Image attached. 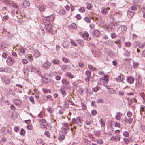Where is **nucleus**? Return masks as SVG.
<instances>
[{
    "label": "nucleus",
    "instance_id": "49",
    "mask_svg": "<svg viewBox=\"0 0 145 145\" xmlns=\"http://www.w3.org/2000/svg\"><path fill=\"white\" fill-rule=\"evenodd\" d=\"M116 36V34L115 33L113 32L111 34V37L112 39L115 38Z\"/></svg>",
    "mask_w": 145,
    "mask_h": 145
},
{
    "label": "nucleus",
    "instance_id": "16",
    "mask_svg": "<svg viewBox=\"0 0 145 145\" xmlns=\"http://www.w3.org/2000/svg\"><path fill=\"white\" fill-rule=\"evenodd\" d=\"M124 121L125 123L130 124L132 123L133 121V119L132 118H126L124 119Z\"/></svg>",
    "mask_w": 145,
    "mask_h": 145
},
{
    "label": "nucleus",
    "instance_id": "34",
    "mask_svg": "<svg viewBox=\"0 0 145 145\" xmlns=\"http://www.w3.org/2000/svg\"><path fill=\"white\" fill-rule=\"evenodd\" d=\"M114 16L118 18H120L122 16V14L120 12H118L115 13Z\"/></svg>",
    "mask_w": 145,
    "mask_h": 145
},
{
    "label": "nucleus",
    "instance_id": "41",
    "mask_svg": "<svg viewBox=\"0 0 145 145\" xmlns=\"http://www.w3.org/2000/svg\"><path fill=\"white\" fill-rule=\"evenodd\" d=\"M47 100H49L50 101H52L53 100L52 97L50 95H48L46 96Z\"/></svg>",
    "mask_w": 145,
    "mask_h": 145
},
{
    "label": "nucleus",
    "instance_id": "59",
    "mask_svg": "<svg viewBox=\"0 0 145 145\" xmlns=\"http://www.w3.org/2000/svg\"><path fill=\"white\" fill-rule=\"evenodd\" d=\"M140 110L144 111H145V107L142 105H141L140 107Z\"/></svg>",
    "mask_w": 145,
    "mask_h": 145
},
{
    "label": "nucleus",
    "instance_id": "2",
    "mask_svg": "<svg viewBox=\"0 0 145 145\" xmlns=\"http://www.w3.org/2000/svg\"><path fill=\"white\" fill-rule=\"evenodd\" d=\"M80 34L82 35L84 40L89 41L90 40V38L89 37V35L87 32H85L84 33H80Z\"/></svg>",
    "mask_w": 145,
    "mask_h": 145
},
{
    "label": "nucleus",
    "instance_id": "63",
    "mask_svg": "<svg viewBox=\"0 0 145 145\" xmlns=\"http://www.w3.org/2000/svg\"><path fill=\"white\" fill-rule=\"evenodd\" d=\"M12 6L13 8H16V9H18L19 8V7L15 3H13V4H12Z\"/></svg>",
    "mask_w": 145,
    "mask_h": 145
},
{
    "label": "nucleus",
    "instance_id": "10",
    "mask_svg": "<svg viewBox=\"0 0 145 145\" xmlns=\"http://www.w3.org/2000/svg\"><path fill=\"white\" fill-rule=\"evenodd\" d=\"M92 35L95 37H98L99 36V31L97 30H95L92 33Z\"/></svg>",
    "mask_w": 145,
    "mask_h": 145
},
{
    "label": "nucleus",
    "instance_id": "26",
    "mask_svg": "<svg viewBox=\"0 0 145 145\" xmlns=\"http://www.w3.org/2000/svg\"><path fill=\"white\" fill-rule=\"evenodd\" d=\"M127 82L130 84L132 83L134 81V79L132 77H128L127 78Z\"/></svg>",
    "mask_w": 145,
    "mask_h": 145
},
{
    "label": "nucleus",
    "instance_id": "55",
    "mask_svg": "<svg viewBox=\"0 0 145 145\" xmlns=\"http://www.w3.org/2000/svg\"><path fill=\"white\" fill-rule=\"evenodd\" d=\"M81 106L83 110H86V105L83 103H81Z\"/></svg>",
    "mask_w": 145,
    "mask_h": 145
},
{
    "label": "nucleus",
    "instance_id": "28",
    "mask_svg": "<svg viewBox=\"0 0 145 145\" xmlns=\"http://www.w3.org/2000/svg\"><path fill=\"white\" fill-rule=\"evenodd\" d=\"M18 116V114L17 113L15 112L12 113L11 115V118L13 119L16 118Z\"/></svg>",
    "mask_w": 145,
    "mask_h": 145
},
{
    "label": "nucleus",
    "instance_id": "21",
    "mask_svg": "<svg viewBox=\"0 0 145 145\" xmlns=\"http://www.w3.org/2000/svg\"><path fill=\"white\" fill-rule=\"evenodd\" d=\"M134 13L133 12L129 10L127 12V16L129 18H131L133 16Z\"/></svg>",
    "mask_w": 145,
    "mask_h": 145
},
{
    "label": "nucleus",
    "instance_id": "18",
    "mask_svg": "<svg viewBox=\"0 0 145 145\" xmlns=\"http://www.w3.org/2000/svg\"><path fill=\"white\" fill-rule=\"evenodd\" d=\"M110 9L109 8H102L101 9V12L103 14H106L108 13L107 10Z\"/></svg>",
    "mask_w": 145,
    "mask_h": 145
},
{
    "label": "nucleus",
    "instance_id": "1",
    "mask_svg": "<svg viewBox=\"0 0 145 145\" xmlns=\"http://www.w3.org/2000/svg\"><path fill=\"white\" fill-rule=\"evenodd\" d=\"M45 25L46 30L49 32L52 35H54L56 33V31L54 30V27L51 26L50 21H47L46 23L45 24Z\"/></svg>",
    "mask_w": 145,
    "mask_h": 145
},
{
    "label": "nucleus",
    "instance_id": "48",
    "mask_svg": "<svg viewBox=\"0 0 145 145\" xmlns=\"http://www.w3.org/2000/svg\"><path fill=\"white\" fill-rule=\"evenodd\" d=\"M123 135L124 136L126 137H128L129 136V134L128 132L126 131H125L123 133Z\"/></svg>",
    "mask_w": 145,
    "mask_h": 145
},
{
    "label": "nucleus",
    "instance_id": "7",
    "mask_svg": "<svg viewBox=\"0 0 145 145\" xmlns=\"http://www.w3.org/2000/svg\"><path fill=\"white\" fill-rule=\"evenodd\" d=\"M85 74L87 76V77L85 78V80L86 82H88L91 78V73L89 71H87L86 72Z\"/></svg>",
    "mask_w": 145,
    "mask_h": 145
},
{
    "label": "nucleus",
    "instance_id": "62",
    "mask_svg": "<svg viewBox=\"0 0 145 145\" xmlns=\"http://www.w3.org/2000/svg\"><path fill=\"white\" fill-rule=\"evenodd\" d=\"M6 3L7 5H10V4H12L13 3V1H7Z\"/></svg>",
    "mask_w": 145,
    "mask_h": 145
},
{
    "label": "nucleus",
    "instance_id": "19",
    "mask_svg": "<svg viewBox=\"0 0 145 145\" xmlns=\"http://www.w3.org/2000/svg\"><path fill=\"white\" fill-rule=\"evenodd\" d=\"M124 78V75L121 74L119 75L117 78V81L118 82H121Z\"/></svg>",
    "mask_w": 145,
    "mask_h": 145
},
{
    "label": "nucleus",
    "instance_id": "51",
    "mask_svg": "<svg viewBox=\"0 0 145 145\" xmlns=\"http://www.w3.org/2000/svg\"><path fill=\"white\" fill-rule=\"evenodd\" d=\"M96 141L97 143L99 144H102L103 143V142L102 139L97 140Z\"/></svg>",
    "mask_w": 145,
    "mask_h": 145
},
{
    "label": "nucleus",
    "instance_id": "37",
    "mask_svg": "<svg viewBox=\"0 0 145 145\" xmlns=\"http://www.w3.org/2000/svg\"><path fill=\"white\" fill-rule=\"evenodd\" d=\"M70 27L73 29H76L77 28V26L76 24L73 23L71 24Z\"/></svg>",
    "mask_w": 145,
    "mask_h": 145
},
{
    "label": "nucleus",
    "instance_id": "31",
    "mask_svg": "<svg viewBox=\"0 0 145 145\" xmlns=\"http://www.w3.org/2000/svg\"><path fill=\"white\" fill-rule=\"evenodd\" d=\"M5 72L10 73L11 72L12 69L10 67H7L5 68Z\"/></svg>",
    "mask_w": 145,
    "mask_h": 145
},
{
    "label": "nucleus",
    "instance_id": "6",
    "mask_svg": "<svg viewBox=\"0 0 145 145\" xmlns=\"http://www.w3.org/2000/svg\"><path fill=\"white\" fill-rule=\"evenodd\" d=\"M69 125L68 124H65L62 127V132L63 134H66L67 133V131L69 130Z\"/></svg>",
    "mask_w": 145,
    "mask_h": 145
},
{
    "label": "nucleus",
    "instance_id": "40",
    "mask_svg": "<svg viewBox=\"0 0 145 145\" xmlns=\"http://www.w3.org/2000/svg\"><path fill=\"white\" fill-rule=\"evenodd\" d=\"M44 92L45 93H50L51 91L50 89H43Z\"/></svg>",
    "mask_w": 145,
    "mask_h": 145
},
{
    "label": "nucleus",
    "instance_id": "53",
    "mask_svg": "<svg viewBox=\"0 0 145 145\" xmlns=\"http://www.w3.org/2000/svg\"><path fill=\"white\" fill-rule=\"evenodd\" d=\"M84 20L88 23H89L91 22L90 19L88 17H85L84 18Z\"/></svg>",
    "mask_w": 145,
    "mask_h": 145
},
{
    "label": "nucleus",
    "instance_id": "14",
    "mask_svg": "<svg viewBox=\"0 0 145 145\" xmlns=\"http://www.w3.org/2000/svg\"><path fill=\"white\" fill-rule=\"evenodd\" d=\"M61 69L64 71H66L70 69V67L69 65H63L61 67Z\"/></svg>",
    "mask_w": 145,
    "mask_h": 145
},
{
    "label": "nucleus",
    "instance_id": "30",
    "mask_svg": "<svg viewBox=\"0 0 145 145\" xmlns=\"http://www.w3.org/2000/svg\"><path fill=\"white\" fill-rule=\"evenodd\" d=\"M86 8L87 9L91 10L92 9V5L90 3H87L86 4Z\"/></svg>",
    "mask_w": 145,
    "mask_h": 145
},
{
    "label": "nucleus",
    "instance_id": "17",
    "mask_svg": "<svg viewBox=\"0 0 145 145\" xmlns=\"http://www.w3.org/2000/svg\"><path fill=\"white\" fill-rule=\"evenodd\" d=\"M23 5L22 6V7L24 8H25L27 7H28L30 5V3L28 1H25L23 3Z\"/></svg>",
    "mask_w": 145,
    "mask_h": 145
},
{
    "label": "nucleus",
    "instance_id": "56",
    "mask_svg": "<svg viewBox=\"0 0 145 145\" xmlns=\"http://www.w3.org/2000/svg\"><path fill=\"white\" fill-rule=\"evenodd\" d=\"M20 133L22 135L24 136L25 134V132L24 130L21 129L20 132Z\"/></svg>",
    "mask_w": 145,
    "mask_h": 145
},
{
    "label": "nucleus",
    "instance_id": "24",
    "mask_svg": "<svg viewBox=\"0 0 145 145\" xmlns=\"http://www.w3.org/2000/svg\"><path fill=\"white\" fill-rule=\"evenodd\" d=\"M33 55L35 57L37 58L40 56V54L38 50H35L34 52Z\"/></svg>",
    "mask_w": 145,
    "mask_h": 145
},
{
    "label": "nucleus",
    "instance_id": "15",
    "mask_svg": "<svg viewBox=\"0 0 145 145\" xmlns=\"http://www.w3.org/2000/svg\"><path fill=\"white\" fill-rule=\"evenodd\" d=\"M83 121V120L80 117H77L76 118V124L81 126V123Z\"/></svg>",
    "mask_w": 145,
    "mask_h": 145
},
{
    "label": "nucleus",
    "instance_id": "13",
    "mask_svg": "<svg viewBox=\"0 0 145 145\" xmlns=\"http://www.w3.org/2000/svg\"><path fill=\"white\" fill-rule=\"evenodd\" d=\"M106 87V89H108V92L109 93L112 94H115L116 93V91L114 89L110 88L109 87Z\"/></svg>",
    "mask_w": 145,
    "mask_h": 145
},
{
    "label": "nucleus",
    "instance_id": "11",
    "mask_svg": "<svg viewBox=\"0 0 145 145\" xmlns=\"http://www.w3.org/2000/svg\"><path fill=\"white\" fill-rule=\"evenodd\" d=\"M19 50V52L18 54L19 55H22L25 54V50L23 47L22 46H20Z\"/></svg>",
    "mask_w": 145,
    "mask_h": 145
},
{
    "label": "nucleus",
    "instance_id": "52",
    "mask_svg": "<svg viewBox=\"0 0 145 145\" xmlns=\"http://www.w3.org/2000/svg\"><path fill=\"white\" fill-rule=\"evenodd\" d=\"M27 59L29 60L30 62L32 61H33V58L31 55H28Z\"/></svg>",
    "mask_w": 145,
    "mask_h": 145
},
{
    "label": "nucleus",
    "instance_id": "8",
    "mask_svg": "<svg viewBox=\"0 0 145 145\" xmlns=\"http://www.w3.org/2000/svg\"><path fill=\"white\" fill-rule=\"evenodd\" d=\"M115 29V26L114 24L113 23L110 24L107 28V30L108 32L110 31H112Z\"/></svg>",
    "mask_w": 145,
    "mask_h": 145
},
{
    "label": "nucleus",
    "instance_id": "61",
    "mask_svg": "<svg viewBox=\"0 0 145 145\" xmlns=\"http://www.w3.org/2000/svg\"><path fill=\"white\" fill-rule=\"evenodd\" d=\"M65 136L64 135L60 136L58 137V139L59 140H62L64 139Z\"/></svg>",
    "mask_w": 145,
    "mask_h": 145
},
{
    "label": "nucleus",
    "instance_id": "4",
    "mask_svg": "<svg viewBox=\"0 0 145 145\" xmlns=\"http://www.w3.org/2000/svg\"><path fill=\"white\" fill-rule=\"evenodd\" d=\"M118 30L120 33H124L127 31V28L125 26L122 25L119 27Z\"/></svg>",
    "mask_w": 145,
    "mask_h": 145
},
{
    "label": "nucleus",
    "instance_id": "25",
    "mask_svg": "<svg viewBox=\"0 0 145 145\" xmlns=\"http://www.w3.org/2000/svg\"><path fill=\"white\" fill-rule=\"evenodd\" d=\"M14 103L16 105L19 106L21 105V103L20 101L19 100L15 99L13 101Z\"/></svg>",
    "mask_w": 145,
    "mask_h": 145
},
{
    "label": "nucleus",
    "instance_id": "27",
    "mask_svg": "<svg viewBox=\"0 0 145 145\" xmlns=\"http://www.w3.org/2000/svg\"><path fill=\"white\" fill-rule=\"evenodd\" d=\"M62 83L64 84L67 85L69 84V82L68 80L66 79L65 78H63L62 79Z\"/></svg>",
    "mask_w": 145,
    "mask_h": 145
},
{
    "label": "nucleus",
    "instance_id": "35",
    "mask_svg": "<svg viewBox=\"0 0 145 145\" xmlns=\"http://www.w3.org/2000/svg\"><path fill=\"white\" fill-rule=\"evenodd\" d=\"M100 124L102 127L105 126V123L104 121L101 118L99 120Z\"/></svg>",
    "mask_w": 145,
    "mask_h": 145
},
{
    "label": "nucleus",
    "instance_id": "33",
    "mask_svg": "<svg viewBox=\"0 0 145 145\" xmlns=\"http://www.w3.org/2000/svg\"><path fill=\"white\" fill-rule=\"evenodd\" d=\"M60 91L61 93L63 96H64L66 95V93L64 89L62 88H61L60 89Z\"/></svg>",
    "mask_w": 145,
    "mask_h": 145
},
{
    "label": "nucleus",
    "instance_id": "29",
    "mask_svg": "<svg viewBox=\"0 0 145 145\" xmlns=\"http://www.w3.org/2000/svg\"><path fill=\"white\" fill-rule=\"evenodd\" d=\"M60 61L56 59H54L52 60V63L55 65H58L59 64Z\"/></svg>",
    "mask_w": 145,
    "mask_h": 145
},
{
    "label": "nucleus",
    "instance_id": "38",
    "mask_svg": "<svg viewBox=\"0 0 145 145\" xmlns=\"http://www.w3.org/2000/svg\"><path fill=\"white\" fill-rule=\"evenodd\" d=\"M86 124L88 125H89L91 123V121L90 119H87L85 121Z\"/></svg>",
    "mask_w": 145,
    "mask_h": 145
},
{
    "label": "nucleus",
    "instance_id": "22",
    "mask_svg": "<svg viewBox=\"0 0 145 145\" xmlns=\"http://www.w3.org/2000/svg\"><path fill=\"white\" fill-rule=\"evenodd\" d=\"M36 142L38 145H43L44 143V141L41 139H37Z\"/></svg>",
    "mask_w": 145,
    "mask_h": 145
},
{
    "label": "nucleus",
    "instance_id": "58",
    "mask_svg": "<svg viewBox=\"0 0 145 145\" xmlns=\"http://www.w3.org/2000/svg\"><path fill=\"white\" fill-rule=\"evenodd\" d=\"M29 100L33 103H35L34 99L33 97L31 96L29 97Z\"/></svg>",
    "mask_w": 145,
    "mask_h": 145
},
{
    "label": "nucleus",
    "instance_id": "57",
    "mask_svg": "<svg viewBox=\"0 0 145 145\" xmlns=\"http://www.w3.org/2000/svg\"><path fill=\"white\" fill-rule=\"evenodd\" d=\"M131 44L130 42H126L125 43V45L127 47H129L131 46Z\"/></svg>",
    "mask_w": 145,
    "mask_h": 145
},
{
    "label": "nucleus",
    "instance_id": "20",
    "mask_svg": "<svg viewBox=\"0 0 145 145\" xmlns=\"http://www.w3.org/2000/svg\"><path fill=\"white\" fill-rule=\"evenodd\" d=\"M122 116V114L120 112H117L115 116V119L118 120H120L121 119V117Z\"/></svg>",
    "mask_w": 145,
    "mask_h": 145
},
{
    "label": "nucleus",
    "instance_id": "64",
    "mask_svg": "<svg viewBox=\"0 0 145 145\" xmlns=\"http://www.w3.org/2000/svg\"><path fill=\"white\" fill-rule=\"evenodd\" d=\"M138 46L139 48H142L145 46V44L144 43L143 44H138Z\"/></svg>",
    "mask_w": 145,
    "mask_h": 145
},
{
    "label": "nucleus",
    "instance_id": "39",
    "mask_svg": "<svg viewBox=\"0 0 145 145\" xmlns=\"http://www.w3.org/2000/svg\"><path fill=\"white\" fill-rule=\"evenodd\" d=\"M48 17L49 18V17L50 18V20L51 21H53L54 20V16L52 15H49L48 16H46V17Z\"/></svg>",
    "mask_w": 145,
    "mask_h": 145
},
{
    "label": "nucleus",
    "instance_id": "12",
    "mask_svg": "<svg viewBox=\"0 0 145 145\" xmlns=\"http://www.w3.org/2000/svg\"><path fill=\"white\" fill-rule=\"evenodd\" d=\"M38 8L40 12H43L45 10L46 8V6L44 4H41L38 7Z\"/></svg>",
    "mask_w": 145,
    "mask_h": 145
},
{
    "label": "nucleus",
    "instance_id": "60",
    "mask_svg": "<svg viewBox=\"0 0 145 145\" xmlns=\"http://www.w3.org/2000/svg\"><path fill=\"white\" fill-rule=\"evenodd\" d=\"M127 115L128 117H130L132 116V113L129 111H128L127 113Z\"/></svg>",
    "mask_w": 145,
    "mask_h": 145
},
{
    "label": "nucleus",
    "instance_id": "45",
    "mask_svg": "<svg viewBox=\"0 0 145 145\" xmlns=\"http://www.w3.org/2000/svg\"><path fill=\"white\" fill-rule=\"evenodd\" d=\"M66 75L67 76L71 78H74L73 76L72 75L70 72H68L67 73Z\"/></svg>",
    "mask_w": 145,
    "mask_h": 145
},
{
    "label": "nucleus",
    "instance_id": "43",
    "mask_svg": "<svg viewBox=\"0 0 145 145\" xmlns=\"http://www.w3.org/2000/svg\"><path fill=\"white\" fill-rule=\"evenodd\" d=\"M70 42L72 45H74L75 46H77V44L74 42L73 40L71 39Z\"/></svg>",
    "mask_w": 145,
    "mask_h": 145
},
{
    "label": "nucleus",
    "instance_id": "46",
    "mask_svg": "<svg viewBox=\"0 0 145 145\" xmlns=\"http://www.w3.org/2000/svg\"><path fill=\"white\" fill-rule=\"evenodd\" d=\"M88 67L89 69L90 70L95 71L96 69L95 67L91 65H88Z\"/></svg>",
    "mask_w": 145,
    "mask_h": 145
},
{
    "label": "nucleus",
    "instance_id": "23",
    "mask_svg": "<svg viewBox=\"0 0 145 145\" xmlns=\"http://www.w3.org/2000/svg\"><path fill=\"white\" fill-rule=\"evenodd\" d=\"M4 83L6 84H9L10 83V80L7 76L4 77Z\"/></svg>",
    "mask_w": 145,
    "mask_h": 145
},
{
    "label": "nucleus",
    "instance_id": "36",
    "mask_svg": "<svg viewBox=\"0 0 145 145\" xmlns=\"http://www.w3.org/2000/svg\"><path fill=\"white\" fill-rule=\"evenodd\" d=\"M78 42L80 45L83 46L84 45V41L81 39H79L77 40Z\"/></svg>",
    "mask_w": 145,
    "mask_h": 145
},
{
    "label": "nucleus",
    "instance_id": "47",
    "mask_svg": "<svg viewBox=\"0 0 145 145\" xmlns=\"http://www.w3.org/2000/svg\"><path fill=\"white\" fill-rule=\"evenodd\" d=\"M38 121L43 123H45L46 122V121L44 119H39L38 120Z\"/></svg>",
    "mask_w": 145,
    "mask_h": 145
},
{
    "label": "nucleus",
    "instance_id": "44",
    "mask_svg": "<svg viewBox=\"0 0 145 145\" xmlns=\"http://www.w3.org/2000/svg\"><path fill=\"white\" fill-rule=\"evenodd\" d=\"M51 128V126L50 124H47L46 125L45 127V129L47 130H50Z\"/></svg>",
    "mask_w": 145,
    "mask_h": 145
},
{
    "label": "nucleus",
    "instance_id": "9",
    "mask_svg": "<svg viewBox=\"0 0 145 145\" xmlns=\"http://www.w3.org/2000/svg\"><path fill=\"white\" fill-rule=\"evenodd\" d=\"M110 140L112 141H114L115 142H117L118 141H120V137L118 135L113 136L111 137Z\"/></svg>",
    "mask_w": 145,
    "mask_h": 145
},
{
    "label": "nucleus",
    "instance_id": "54",
    "mask_svg": "<svg viewBox=\"0 0 145 145\" xmlns=\"http://www.w3.org/2000/svg\"><path fill=\"white\" fill-rule=\"evenodd\" d=\"M139 63L137 62H135L133 63V67L134 68H136L139 65Z\"/></svg>",
    "mask_w": 145,
    "mask_h": 145
},
{
    "label": "nucleus",
    "instance_id": "3",
    "mask_svg": "<svg viewBox=\"0 0 145 145\" xmlns=\"http://www.w3.org/2000/svg\"><path fill=\"white\" fill-rule=\"evenodd\" d=\"M51 65V63L48 61H47L42 65V67L44 69L47 70L49 68Z\"/></svg>",
    "mask_w": 145,
    "mask_h": 145
},
{
    "label": "nucleus",
    "instance_id": "50",
    "mask_svg": "<svg viewBox=\"0 0 145 145\" xmlns=\"http://www.w3.org/2000/svg\"><path fill=\"white\" fill-rule=\"evenodd\" d=\"M123 140L124 141L125 143L127 144H128L130 143V141L129 140L127 139L124 138L123 139Z\"/></svg>",
    "mask_w": 145,
    "mask_h": 145
},
{
    "label": "nucleus",
    "instance_id": "5",
    "mask_svg": "<svg viewBox=\"0 0 145 145\" xmlns=\"http://www.w3.org/2000/svg\"><path fill=\"white\" fill-rule=\"evenodd\" d=\"M7 64L8 65H12L14 62V60L10 57H8L6 60Z\"/></svg>",
    "mask_w": 145,
    "mask_h": 145
},
{
    "label": "nucleus",
    "instance_id": "42",
    "mask_svg": "<svg viewBox=\"0 0 145 145\" xmlns=\"http://www.w3.org/2000/svg\"><path fill=\"white\" fill-rule=\"evenodd\" d=\"M43 80L46 83H48L50 82V81L47 78L45 77L43 78Z\"/></svg>",
    "mask_w": 145,
    "mask_h": 145
},
{
    "label": "nucleus",
    "instance_id": "32",
    "mask_svg": "<svg viewBox=\"0 0 145 145\" xmlns=\"http://www.w3.org/2000/svg\"><path fill=\"white\" fill-rule=\"evenodd\" d=\"M69 43L68 41H67L64 42L63 44V46L65 48L68 47L69 46Z\"/></svg>",
    "mask_w": 145,
    "mask_h": 145
}]
</instances>
